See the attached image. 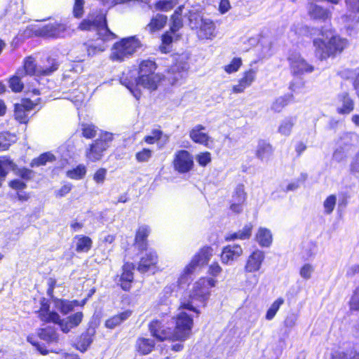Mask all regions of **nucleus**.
Returning a JSON list of instances; mask_svg holds the SVG:
<instances>
[{"label": "nucleus", "instance_id": "1", "mask_svg": "<svg viewBox=\"0 0 359 359\" xmlns=\"http://www.w3.org/2000/svg\"><path fill=\"white\" fill-rule=\"evenodd\" d=\"M217 280L212 278H201L196 281L188 300H184L178 309V313L175 317V327L172 332V341L184 342L190 338L194 327L193 316L188 312L196 313L198 316L199 311L197 307L205 306V302L210 297V289L215 287Z\"/></svg>", "mask_w": 359, "mask_h": 359}, {"label": "nucleus", "instance_id": "2", "mask_svg": "<svg viewBox=\"0 0 359 359\" xmlns=\"http://www.w3.org/2000/svg\"><path fill=\"white\" fill-rule=\"evenodd\" d=\"M156 69V63L154 61L143 60L140 64L138 77L133 81H129L128 77H122L121 83L131 92L134 97L139 99L140 96L139 87L150 90H155L157 88L161 77L155 74Z\"/></svg>", "mask_w": 359, "mask_h": 359}, {"label": "nucleus", "instance_id": "3", "mask_svg": "<svg viewBox=\"0 0 359 359\" xmlns=\"http://www.w3.org/2000/svg\"><path fill=\"white\" fill-rule=\"evenodd\" d=\"M323 38L313 39L315 55L320 60L334 57L341 53L348 46L346 39L333 33L332 30H321Z\"/></svg>", "mask_w": 359, "mask_h": 359}, {"label": "nucleus", "instance_id": "4", "mask_svg": "<svg viewBox=\"0 0 359 359\" xmlns=\"http://www.w3.org/2000/svg\"><path fill=\"white\" fill-rule=\"evenodd\" d=\"M140 47L141 43L135 36L124 38L113 45L109 57L114 62H123L131 57Z\"/></svg>", "mask_w": 359, "mask_h": 359}, {"label": "nucleus", "instance_id": "5", "mask_svg": "<svg viewBox=\"0 0 359 359\" xmlns=\"http://www.w3.org/2000/svg\"><path fill=\"white\" fill-rule=\"evenodd\" d=\"M79 28L83 31L95 29L100 37L103 40H111L116 38V35L107 27L104 14H100L95 18L93 14H90L79 25Z\"/></svg>", "mask_w": 359, "mask_h": 359}, {"label": "nucleus", "instance_id": "6", "mask_svg": "<svg viewBox=\"0 0 359 359\" xmlns=\"http://www.w3.org/2000/svg\"><path fill=\"white\" fill-rule=\"evenodd\" d=\"M212 249L208 246L200 249L182 272L179 278L180 284L186 283L198 267L206 265L212 256Z\"/></svg>", "mask_w": 359, "mask_h": 359}, {"label": "nucleus", "instance_id": "7", "mask_svg": "<svg viewBox=\"0 0 359 359\" xmlns=\"http://www.w3.org/2000/svg\"><path fill=\"white\" fill-rule=\"evenodd\" d=\"M189 26L196 30L197 36L201 40H212L216 36L214 22L199 14L190 13Z\"/></svg>", "mask_w": 359, "mask_h": 359}, {"label": "nucleus", "instance_id": "8", "mask_svg": "<svg viewBox=\"0 0 359 359\" xmlns=\"http://www.w3.org/2000/svg\"><path fill=\"white\" fill-rule=\"evenodd\" d=\"M359 144V135L355 133H343L337 142V148L333 153V159L341 162L346 159Z\"/></svg>", "mask_w": 359, "mask_h": 359}, {"label": "nucleus", "instance_id": "9", "mask_svg": "<svg viewBox=\"0 0 359 359\" xmlns=\"http://www.w3.org/2000/svg\"><path fill=\"white\" fill-rule=\"evenodd\" d=\"M113 135L109 133L102 134L86 150V157L88 161L96 162L102 159L104 152L109 147Z\"/></svg>", "mask_w": 359, "mask_h": 359}, {"label": "nucleus", "instance_id": "10", "mask_svg": "<svg viewBox=\"0 0 359 359\" xmlns=\"http://www.w3.org/2000/svg\"><path fill=\"white\" fill-rule=\"evenodd\" d=\"M49 63L50 64L49 67H37L34 58L27 57L24 61L23 68L18 69V74L23 76L25 75H49L58 68V65L54 60L49 61Z\"/></svg>", "mask_w": 359, "mask_h": 359}, {"label": "nucleus", "instance_id": "11", "mask_svg": "<svg viewBox=\"0 0 359 359\" xmlns=\"http://www.w3.org/2000/svg\"><path fill=\"white\" fill-rule=\"evenodd\" d=\"M291 72L294 75L311 73L314 67L309 64L299 53H293L288 57Z\"/></svg>", "mask_w": 359, "mask_h": 359}, {"label": "nucleus", "instance_id": "12", "mask_svg": "<svg viewBox=\"0 0 359 359\" xmlns=\"http://www.w3.org/2000/svg\"><path fill=\"white\" fill-rule=\"evenodd\" d=\"M151 334L159 341L169 340L172 341V329L165 326V320L156 319L149 324Z\"/></svg>", "mask_w": 359, "mask_h": 359}, {"label": "nucleus", "instance_id": "13", "mask_svg": "<svg viewBox=\"0 0 359 359\" xmlns=\"http://www.w3.org/2000/svg\"><path fill=\"white\" fill-rule=\"evenodd\" d=\"M67 31V28L65 24L55 22L37 28L34 32L37 36L45 38H57L64 37Z\"/></svg>", "mask_w": 359, "mask_h": 359}, {"label": "nucleus", "instance_id": "14", "mask_svg": "<svg viewBox=\"0 0 359 359\" xmlns=\"http://www.w3.org/2000/svg\"><path fill=\"white\" fill-rule=\"evenodd\" d=\"M172 163L175 170L180 173H185L192 169L194 160L189 151L180 150L175 153Z\"/></svg>", "mask_w": 359, "mask_h": 359}, {"label": "nucleus", "instance_id": "15", "mask_svg": "<svg viewBox=\"0 0 359 359\" xmlns=\"http://www.w3.org/2000/svg\"><path fill=\"white\" fill-rule=\"evenodd\" d=\"M187 60V57L185 56L180 57L177 60V62L170 68L168 71V79L171 81L172 84L186 76L187 71L189 68Z\"/></svg>", "mask_w": 359, "mask_h": 359}, {"label": "nucleus", "instance_id": "16", "mask_svg": "<svg viewBox=\"0 0 359 359\" xmlns=\"http://www.w3.org/2000/svg\"><path fill=\"white\" fill-rule=\"evenodd\" d=\"M307 12L310 18L313 20L325 22L332 18V13L329 9L311 1L307 6Z\"/></svg>", "mask_w": 359, "mask_h": 359}, {"label": "nucleus", "instance_id": "17", "mask_svg": "<svg viewBox=\"0 0 359 359\" xmlns=\"http://www.w3.org/2000/svg\"><path fill=\"white\" fill-rule=\"evenodd\" d=\"M243 254V249L239 245H229L222 249L220 257L224 264H231Z\"/></svg>", "mask_w": 359, "mask_h": 359}, {"label": "nucleus", "instance_id": "18", "mask_svg": "<svg viewBox=\"0 0 359 359\" xmlns=\"http://www.w3.org/2000/svg\"><path fill=\"white\" fill-rule=\"evenodd\" d=\"M245 200L246 193L244 186L243 184L237 185L233 192L231 210L236 213H240L243 210V205Z\"/></svg>", "mask_w": 359, "mask_h": 359}, {"label": "nucleus", "instance_id": "19", "mask_svg": "<svg viewBox=\"0 0 359 359\" xmlns=\"http://www.w3.org/2000/svg\"><path fill=\"white\" fill-rule=\"evenodd\" d=\"M36 104H34L30 100H22L20 103L15 104V117L20 123H27L28 121V114Z\"/></svg>", "mask_w": 359, "mask_h": 359}, {"label": "nucleus", "instance_id": "20", "mask_svg": "<svg viewBox=\"0 0 359 359\" xmlns=\"http://www.w3.org/2000/svg\"><path fill=\"white\" fill-rule=\"evenodd\" d=\"M257 76V71L253 69L245 72L243 76L238 80V83L232 87L233 93H241L250 87L255 81Z\"/></svg>", "mask_w": 359, "mask_h": 359}, {"label": "nucleus", "instance_id": "21", "mask_svg": "<svg viewBox=\"0 0 359 359\" xmlns=\"http://www.w3.org/2000/svg\"><path fill=\"white\" fill-rule=\"evenodd\" d=\"M355 102L348 93H342L337 97V111L341 115L349 114L354 109Z\"/></svg>", "mask_w": 359, "mask_h": 359}, {"label": "nucleus", "instance_id": "22", "mask_svg": "<svg viewBox=\"0 0 359 359\" xmlns=\"http://www.w3.org/2000/svg\"><path fill=\"white\" fill-rule=\"evenodd\" d=\"M157 262L158 256L156 252L149 250L141 257L137 266V270L141 273H146L155 269Z\"/></svg>", "mask_w": 359, "mask_h": 359}, {"label": "nucleus", "instance_id": "23", "mask_svg": "<svg viewBox=\"0 0 359 359\" xmlns=\"http://www.w3.org/2000/svg\"><path fill=\"white\" fill-rule=\"evenodd\" d=\"M265 255L264 252L257 250L254 251L248 257L245 269L246 271L252 273L260 269Z\"/></svg>", "mask_w": 359, "mask_h": 359}, {"label": "nucleus", "instance_id": "24", "mask_svg": "<svg viewBox=\"0 0 359 359\" xmlns=\"http://www.w3.org/2000/svg\"><path fill=\"white\" fill-rule=\"evenodd\" d=\"M39 316L44 322L57 323L60 320V316L57 313L49 311V304L45 298H43L41 301Z\"/></svg>", "mask_w": 359, "mask_h": 359}, {"label": "nucleus", "instance_id": "25", "mask_svg": "<svg viewBox=\"0 0 359 359\" xmlns=\"http://www.w3.org/2000/svg\"><path fill=\"white\" fill-rule=\"evenodd\" d=\"M341 20L349 35H355L358 33L359 30V16L357 14L345 15L341 17Z\"/></svg>", "mask_w": 359, "mask_h": 359}, {"label": "nucleus", "instance_id": "26", "mask_svg": "<svg viewBox=\"0 0 359 359\" xmlns=\"http://www.w3.org/2000/svg\"><path fill=\"white\" fill-rule=\"evenodd\" d=\"M205 129L203 126L196 125L190 130L189 137L196 143L207 145L210 137L207 133L203 132Z\"/></svg>", "mask_w": 359, "mask_h": 359}, {"label": "nucleus", "instance_id": "27", "mask_svg": "<svg viewBox=\"0 0 359 359\" xmlns=\"http://www.w3.org/2000/svg\"><path fill=\"white\" fill-rule=\"evenodd\" d=\"M134 265L127 263L123 266V273L121 276V286L124 290H128L130 287V283L133 280V270Z\"/></svg>", "mask_w": 359, "mask_h": 359}, {"label": "nucleus", "instance_id": "28", "mask_svg": "<svg viewBox=\"0 0 359 359\" xmlns=\"http://www.w3.org/2000/svg\"><path fill=\"white\" fill-rule=\"evenodd\" d=\"M155 346V342L151 339L140 337L135 343V349L140 355L150 353Z\"/></svg>", "mask_w": 359, "mask_h": 359}, {"label": "nucleus", "instance_id": "29", "mask_svg": "<svg viewBox=\"0 0 359 359\" xmlns=\"http://www.w3.org/2000/svg\"><path fill=\"white\" fill-rule=\"evenodd\" d=\"M150 233V229L147 225L140 226L137 232L135 238V245L140 250H145L147 248V238Z\"/></svg>", "mask_w": 359, "mask_h": 359}, {"label": "nucleus", "instance_id": "30", "mask_svg": "<svg viewBox=\"0 0 359 359\" xmlns=\"http://www.w3.org/2000/svg\"><path fill=\"white\" fill-rule=\"evenodd\" d=\"M271 145L264 141H259L256 150V156L262 161H268L273 154Z\"/></svg>", "mask_w": 359, "mask_h": 359}, {"label": "nucleus", "instance_id": "31", "mask_svg": "<svg viewBox=\"0 0 359 359\" xmlns=\"http://www.w3.org/2000/svg\"><path fill=\"white\" fill-rule=\"evenodd\" d=\"M273 237L269 229L260 227L256 234V241L262 247H269L272 243Z\"/></svg>", "mask_w": 359, "mask_h": 359}, {"label": "nucleus", "instance_id": "32", "mask_svg": "<svg viewBox=\"0 0 359 359\" xmlns=\"http://www.w3.org/2000/svg\"><path fill=\"white\" fill-rule=\"evenodd\" d=\"M297 118L294 116H289L285 118L281 121L278 128V132L284 136H289L292 130L293 126L296 123Z\"/></svg>", "mask_w": 359, "mask_h": 359}, {"label": "nucleus", "instance_id": "33", "mask_svg": "<svg viewBox=\"0 0 359 359\" xmlns=\"http://www.w3.org/2000/svg\"><path fill=\"white\" fill-rule=\"evenodd\" d=\"M131 315L130 311H125L118 315H116L105 322V326L107 328L113 329L120 325L122 322L128 319Z\"/></svg>", "mask_w": 359, "mask_h": 359}, {"label": "nucleus", "instance_id": "34", "mask_svg": "<svg viewBox=\"0 0 359 359\" xmlns=\"http://www.w3.org/2000/svg\"><path fill=\"white\" fill-rule=\"evenodd\" d=\"M167 22V17L162 14H157L148 24L147 28L151 32L161 29Z\"/></svg>", "mask_w": 359, "mask_h": 359}, {"label": "nucleus", "instance_id": "35", "mask_svg": "<svg viewBox=\"0 0 359 359\" xmlns=\"http://www.w3.org/2000/svg\"><path fill=\"white\" fill-rule=\"evenodd\" d=\"M252 229V225L248 224L245 225L242 230L238 232L229 234L226 238V241H233L236 239L245 240L250 237Z\"/></svg>", "mask_w": 359, "mask_h": 359}, {"label": "nucleus", "instance_id": "36", "mask_svg": "<svg viewBox=\"0 0 359 359\" xmlns=\"http://www.w3.org/2000/svg\"><path fill=\"white\" fill-rule=\"evenodd\" d=\"M76 240V250L80 252H88L92 247V240L85 236H77L75 237Z\"/></svg>", "mask_w": 359, "mask_h": 359}, {"label": "nucleus", "instance_id": "37", "mask_svg": "<svg viewBox=\"0 0 359 359\" xmlns=\"http://www.w3.org/2000/svg\"><path fill=\"white\" fill-rule=\"evenodd\" d=\"M100 40H97L93 43H89L87 45V52L89 55H94L98 53L103 52L106 49V45L104 41L107 40H103L102 37H100Z\"/></svg>", "mask_w": 359, "mask_h": 359}, {"label": "nucleus", "instance_id": "38", "mask_svg": "<svg viewBox=\"0 0 359 359\" xmlns=\"http://www.w3.org/2000/svg\"><path fill=\"white\" fill-rule=\"evenodd\" d=\"M285 300L283 297L276 299L268 309L266 313L265 318L267 320L273 319L280 307L284 304Z\"/></svg>", "mask_w": 359, "mask_h": 359}, {"label": "nucleus", "instance_id": "39", "mask_svg": "<svg viewBox=\"0 0 359 359\" xmlns=\"http://www.w3.org/2000/svg\"><path fill=\"white\" fill-rule=\"evenodd\" d=\"M182 9L183 6H179L172 16V25L170 29L172 33H175L182 27V20L181 19Z\"/></svg>", "mask_w": 359, "mask_h": 359}, {"label": "nucleus", "instance_id": "40", "mask_svg": "<svg viewBox=\"0 0 359 359\" xmlns=\"http://www.w3.org/2000/svg\"><path fill=\"white\" fill-rule=\"evenodd\" d=\"M39 337L48 342H56L58 340V335L52 327L42 329L39 332Z\"/></svg>", "mask_w": 359, "mask_h": 359}, {"label": "nucleus", "instance_id": "41", "mask_svg": "<svg viewBox=\"0 0 359 359\" xmlns=\"http://www.w3.org/2000/svg\"><path fill=\"white\" fill-rule=\"evenodd\" d=\"M55 160V158L53 154L50 152H46L41 154L38 158L33 159L31 163V166L34 167L44 165L46 163L53 162Z\"/></svg>", "mask_w": 359, "mask_h": 359}, {"label": "nucleus", "instance_id": "42", "mask_svg": "<svg viewBox=\"0 0 359 359\" xmlns=\"http://www.w3.org/2000/svg\"><path fill=\"white\" fill-rule=\"evenodd\" d=\"M86 174V168L85 165L80 164L76 168L67 172V176L73 180H81Z\"/></svg>", "mask_w": 359, "mask_h": 359}, {"label": "nucleus", "instance_id": "43", "mask_svg": "<svg viewBox=\"0 0 359 359\" xmlns=\"http://www.w3.org/2000/svg\"><path fill=\"white\" fill-rule=\"evenodd\" d=\"M178 3V0H159L155 4V8L167 12L172 9Z\"/></svg>", "mask_w": 359, "mask_h": 359}, {"label": "nucleus", "instance_id": "44", "mask_svg": "<svg viewBox=\"0 0 359 359\" xmlns=\"http://www.w3.org/2000/svg\"><path fill=\"white\" fill-rule=\"evenodd\" d=\"M23 77L22 75H18L16 72L15 75L12 76L9 80V87L12 91L15 93L21 92L23 89L24 84L21 81V78Z\"/></svg>", "mask_w": 359, "mask_h": 359}, {"label": "nucleus", "instance_id": "45", "mask_svg": "<svg viewBox=\"0 0 359 359\" xmlns=\"http://www.w3.org/2000/svg\"><path fill=\"white\" fill-rule=\"evenodd\" d=\"M291 95H284L277 98L271 105V110L280 112L290 101Z\"/></svg>", "mask_w": 359, "mask_h": 359}, {"label": "nucleus", "instance_id": "46", "mask_svg": "<svg viewBox=\"0 0 359 359\" xmlns=\"http://www.w3.org/2000/svg\"><path fill=\"white\" fill-rule=\"evenodd\" d=\"M93 335V332L90 333L89 332H88L85 334H83L81 336L80 340L78 343V345H79V348L81 351H86L88 347L90 345V344L93 341V338H92Z\"/></svg>", "mask_w": 359, "mask_h": 359}, {"label": "nucleus", "instance_id": "47", "mask_svg": "<svg viewBox=\"0 0 359 359\" xmlns=\"http://www.w3.org/2000/svg\"><path fill=\"white\" fill-rule=\"evenodd\" d=\"M13 168V162L7 158L0 159V177H5L8 172Z\"/></svg>", "mask_w": 359, "mask_h": 359}, {"label": "nucleus", "instance_id": "48", "mask_svg": "<svg viewBox=\"0 0 359 359\" xmlns=\"http://www.w3.org/2000/svg\"><path fill=\"white\" fill-rule=\"evenodd\" d=\"M337 203V196L335 195L329 196L323 202L324 212L330 215L334 209Z\"/></svg>", "mask_w": 359, "mask_h": 359}, {"label": "nucleus", "instance_id": "49", "mask_svg": "<svg viewBox=\"0 0 359 359\" xmlns=\"http://www.w3.org/2000/svg\"><path fill=\"white\" fill-rule=\"evenodd\" d=\"M81 130L83 137L91 139L95 136L97 128L93 124L83 123L81 125Z\"/></svg>", "mask_w": 359, "mask_h": 359}, {"label": "nucleus", "instance_id": "50", "mask_svg": "<svg viewBox=\"0 0 359 359\" xmlns=\"http://www.w3.org/2000/svg\"><path fill=\"white\" fill-rule=\"evenodd\" d=\"M242 65V60L241 58L235 57L233 58L230 64L226 65L224 67V70L228 74H231L236 72L238 70L240 67Z\"/></svg>", "mask_w": 359, "mask_h": 359}, {"label": "nucleus", "instance_id": "51", "mask_svg": "<svg viewBox=\"0 0 359 359\" xmlns=\"http://www.w3.org/2000/svg\"><path fill=\"white\" fill-rule=\"evenodd\" d=\"M152 156V151L149 149H143L135 154L136 160L140 163L147 162Z\"/></svg>", "mask_w": 359, "mask_h": 359}, {"label": "nucleus", "instance_id": "52", "mask_svg": "<svg viewBox=\"0 0 359 359\" xmlns=\"http://www.w3.org/2000/svg\"><path fill=\"white\" fill-rule=\"evenodd\" d=\"M56 307L63 314H67L73 310L69 300H59L56 302Z\"/></svg>", "mask_w": 359, "mask_h": 359}, {"label": "nucleus", "instance_id": "53", "mask_svg": "<svg viewBox=\"0 0 359 359\" xmlns=\"http://www.w3.org/2000/svg\"><path fill=\"white\" fill-rule=\"evenodd\" d=\"M107 170L99 168L93 175V180L98 184H102L106 179Z\"/></svg>", "mask_w": 359, "mask_h": 359}, {"label": "nucleus", "instance_id": "54", "mask_svg": "<svg viewBox=\"0 0 359 359\" xmlns=\"http://www.w3.org/2000/svg\"><path fill=\"white\" fill-rule=\"evenodd\" d=\"M83 0H75L73 13L76 18H81L83 13Z\"/></svg>", "mask_w": 359, "mask_h": 359}, {"label": "nucleus", "instance_id": "55", "mask_svg": "<svg viewBox=\"0 0 359 359\" xmlns=\"http://www.w3.org/2000/svg\"><path fill=\"white\" fill-rule=\"evenodd\" d=\"M313 272V267L310 264H304L300 269V276L304 279H309Z\"/></svg>", "mask_w": 359, "mask_h": 359}, {"label": "nucleus", "instance_id": "56", "mask_svg": "<svg viewBox=\"0 0 359 359\" xmlns=\"http://www.w3.org/2000/svg\"><path fill=\"white\" fill-rule=\"evenodd\" d=\"M83 315L82 312H77L74 313L67 318L69 320V322L72 323V326L77 327L82 321Z\"/></svg>", "mask_w": 359, "mask_h": 359}, {"label": "nucleus", "instance_id": "57", "mask_svg": "<svg viewBox=\"0 0 359 359\" xmlns=\"http://www.w3.org/2000/svg\"><path fill=\"white\" fill-rule=\"evenodd\" d=\"M196 160L201 165L205 166L211 161L210 154L209 152L201 153L197 156Z\"/></svg>", "mask_w": 359, "mask_h": 359}, {"label": "nucleus", "instance_id": "58", "mask_svg": "<svg viewBox=\"0 0 359 359\" xmlns=\"http://www.w3.org/2000/svg\"><path fill=\"white\" fill-rule=\"evenodd\" d=\"M222 268L219 264L217 262H213L209 266L208 273L213 277H217L222 273Z\"/></svg>", "mask_w": 359, "mask_h": 359}, {"label": "nucleus", "instance_id": "59", "mask_svg": "<svg viewBox=\"0 0 359 359\" xmlns=\"http://www.w3.org/2000/svg\"><path fill=\"white\" fill-rule=\"evenodd\" d=\"M350 307L353 310H359V288H357L350 301Z\"/></svg>", "mask_w": 359, "mask_h": 359}, {"label": "nucleus", "instance_id": "60", "mask_svg": "<svg viewBox=\"0 0 359 359\" xmlns=\"http://www.w3.org/2000/svg\"><path fill=\"white\" fill-rule=\"evenodd\" d=\"M56 323L59 324L61 330L65 333L69 332L71 329L75 327L74 326H72V323L69 322L67 318L63 320L60 319Z\"/></svg>", "mask_w": 359, "mask_h": 359}, {"label": "nucleus", "instance_id": "61", "mask_svg": "<svg viewBox=\"0 0 359 359\" xmlns=\"http://www.w3.org/2000/svg\"><path fill=\"white\" fill-rule=\"evenodd\" d=\"M297 316L294 313H290L287 315L286 318L284 320V325L286 327H293L295 326L297 320Z\"/></svg>", "mask_w": 359, "mask_h": 359}, {"label": "nucleus", "instance_id": "62", "mask_svg": "<svg viewBox=\"0 0 359 359\" xmlns=\"http://www.w3.org/2000/svg\"><path fill=\"white\" fill-rule=\"evenodd\" d=\"M9 185L14 189H23L26 187L25 183L20 180H14L11 181Z\"/></svg>", "mask_w": 359, "mask_h": 359}, {"label": "nucleus", "instance_id": "63", "mask_svg": "<svg viewBox=\"0 0 359 359\" xmlns=\"http://www.w3.org/2000/svg\"><path fill=\"white\" fill-rule=\"evenodd\" d=\"M346 4L353 12H359V0H346Z\"/></svg>", "mask_w": 359, "mask_h": 359}, {"label": "nucleus", "instance_id": "64", "mask_svg": "<svg viewBox=\"0 0 359 359\" xmlns=\"http://www.w3.org/2000/svg\"><path fill=\"white\" fill-rule=\"evenodd\" d=\"M351 171L352 172H359V155H355L351 164Z\"/></svg>", "mask_w": 359, "mask_h": 359}]
</instances>
